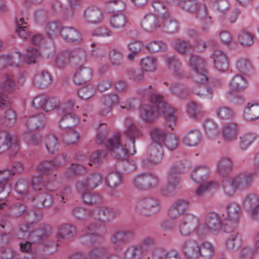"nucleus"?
Segmentation results:
<instances>
[{
	"label": "nucleus",
	"mask_w": 259,
	"mask_h": 259,
	"mask_svg": "<svg viewBox=\"0 0 259 259\" xmlns=\"http://www.w3.org/2000/svg\"><path fill=\"white\" fill-rule=\"evenodd\" d=\"M115 217V212L109 207L103 206L92 210L93 221L82 230L81 243L85 245L100 243L102 236L107 231L101 222H109Z\"/></svg>",
	"instance_id": "1"
},
{
	"label": "nucleus",
	"mask_w": 259,
	"mask_h": 259,
	"mask_svg": "<svg viewBox=\"0 0 259 259\" xmlns=\"http://www.w3.org/2000/svg\"><path fill=\"white\" fill-rule=\"evenodd\" d=\"M145 94H148L152 104V106L149 105H144L140 108V115L146 122H151L156 118V112L162 114L168 122L175 123L176 117L174 115V109L164 101L163 97L155 92L149 91L148 89L145 91Z\"/></svg>",
	"instance_id": "2"
},
{
	"label": "nucleus",
	"mask_w": 259,
	"mask_h": 259,
	"mask_svg": "<svg viewBox=\"0 0 259 259\" xmlns=\"http://www.w3.org/2000/svg\"><path fill=\"white\" fill-rule=\"evenodd\" d=\"M124 135L129 138V141L132 144L133 152L130 149V144L123 143L121 136L118 133H115L106 143V146L110 155L112 157L120 160L126 159L130 154L133 155L136 153L135 138L141 136V133L135 125L126 130L124 132Z\"/></svg>",
	"instance_id": "3"
},
{
	"label": "nucleus",
	"mask_w": 259,
	"mask_h": 259,
	"mask_svg": "<svg viewBox=\"0 0 259 259\" xmlns=\"http://www.w3.org/2000/svg\"><path fill=\"white\" fill-rule=\"evenodd\" d=\"M223 222L219 215L214 212L207 213L205 218V223L200 225L197 234L200 236L206 235L208 233L218 234L223 229Z\"/></svg>",
	"instance_id": "4"
},
{
	"label": "nucleus",
	"mask_w": 259,
	"mask_h": 259,
	"mask_svg": "<svg viewBox=\"0 0 259 259\" xmlns=\"http://www.w3.org/2000/svg\"><path fill=\"white\" fill-rule=\"evenodd\" d=\"M188 64L190 69L196 74L197 82H205L208 80V62L204 57L195 54H191L189 58Z\"/></svg>",
	"instance_id": "5"
},
{
	"label": "nucleus",
	"mask_w": 259,
	"mask_h": 259,
	"mask_svg": "<svg viewBox=\"0 0 259 259\" xmlns=\"http://www.w3.org/2000/svg\"><path fill=\"white\" fill-rule=\"evenodd\" d=\"M161 208L160 201L156 198L147 197L139 200L135 206L137 213L144 215L151 216L158 213Z\"/></svg>",
	"instance_id": "6"
},
{
	"label": "nucleus",
	"mask_w": 259,
	"mask_h": 259,
	"mask_svg": "<svg viewBox=\"0 0 259 259\" xmlns=\"http://www.w3.org/2000/svg\"><path fill=\"white\" fill-rule=\"evenodd\" d=\"M19 149L17 138L0 130V154L8 152L10 155L15 156Z\"/></svg>",
	"instance_id": "7"
},
{
	"label": "nucleus",
	"mask_w": 259,
	"mask_h": 259,
	"mask_svg": "<svg viewBox=\"0 0 259 259\" xmlns=\"http://www.w3.org/2000/svg\"><path fill=\"white\" fill-rule=\"evenodd\" d=\"M135 236V232L133 230L120 229L111 235L110 241L115 249L121 251L123 246L132 241Z\"/></svg>",
	"instance_id": "8"
},
{
	"label": "nucleus",
	"mask_w": 259,
	"mask_h": 259,
	"mask_svg": "<svg viewBox=\"0 0 259 259\" xmlns=\"http://www.w3.org/2000/svg\"><path fill=\"white\" fill-rule=\"evenodd\" d=\"M199 218L198 216L192 213L186 214L181 221L179 229L180 235L187 237L191 235L195 231L197 233Z\"/></svg>",
	"instance_id": "9"
},
{
	"label": "nucleus",
	"mask_w": 259,
	"mask_h": 259,
	"mask_svg": "<svg viewBox=\"0 0 259 259\" xmlns=\"http://www.w3.org/2000/svg\"><path fill=\"white\" fill-rule=\"evenodd\" d=\"M135 187L139 190L154 188L159 184L157 177L150 173H141L135 176L133 180Z\"/></svg>",
	"instance_id": "10"
},
{
	"label": "nucleus",
	"mask_w": 259,
	"mask_h": 259,
	"mask_svg": "<svg viewBox=\"0 0 259 259\" xmlns=\"http://www.w3.org/2000/svg\"><path fill=\"white\" fill-rule=\"evenodd\" d=\"M102 182L103 178L101 175L99 173L94 172L89 175L86 178L78 181L76 184V188L80 192L93 190Z\"/></svg>",
	"instance_id": "11"
},
{
	"label": "nucleus",
	"mask_w": 259,
	"mask_h": 259,
	"mask_svg": "<svg viewBox=\"0 0 259 259\" xmlns=\"http://www.w3.org/2000/svg\"><path fill=\"white\" fill-rule=\"evenodd\" d=\"M160 28L168 33H175L179 30L177 20L172 17L169 11H164L159 15Z\"/></svg>",
	"instance_id": "12"
},
{
	"label": "nucleus",
	"mask_w": 259,
	"mask_h": 259,
	"mask_svg": "<svg viewBox=\"0 0 259 259\" xmlns=\"http://www.w3.org/2000/svg\"><path fill=\"white\" fill-rule=\"evenodd\" d=\"M200 249L199 243L194 239H188L182 245L183 252L187 259H200Z\"/></svg>",
	"instance_id": "13"
},
{
	"label": "nucleus",
	"mask_w": 259,
	"mask_h": 259,
	"mask_svg": "<svg viewBox=\"0 0 259 259\" xmlns=\"http://www.w3.org/2000/svg\"><path fill=\"white\" fill-rule=\"evenodd\" d=\"M19 233L22 234H18L20 237H25L29 236L33 241L37 242L40 240L41 238L47 237L50 235L51 227L47 226L44 228L37 229L29 233L28 225H24L20 228Z\"/></svg>",
	"instance_id": "14"
},
{
	"label": "nucleus",
	"mask_w": 259,
	"mask_h": 259,
	"mask_svg": "<svg viewBox=\"0 0 259 259\" xmlns=\"http://www.w3.org/2000/svg\"><path fill=\"white\" fill-rule=\"evenodd\" d=\"M254 173L240 172L232 177L239 190L244 191L249 188L253 181Z\"/></svg>",
	"instance_id": "15"
},
{
	"label": "nucleus",
	"mask_w": 259,
	"mask_h": 259,
	"mask_svg": "<svg viewBox=\"0 0 259 259\" xmlns=\"http://www.w3.org/2000/svg\"><path fill=\"white\" fill-rule=\"evenodd\" d=\"M210 57L213 60L214 67L220 71L225 72L229 67V62L226 55L222 51L215 50Z\"/></svg>",
	"instance_id": "16"
},
{
	"label": "nucleus",
	"mask_w": 259,
	"mask_h": 259,
	"mask_svg": "<svg viewBox=\"0 0 259 259\" xmlns=\"http://www.w3.org/2000/svg\"><path fill=\"white\" fill-rule=\"evenodd\" d=\"M162 146L151 144L147 150V160L152 164L160 163L163 159Z\"/></svg>",
	"instance_id": "17"
},
{
	"label": "nucleus",
	"mask_w": 259,
	"mask_h": 259,
	"mask_svg": "<svg viewBox=\"0 0 259 259\" xmlns=\"http://www.w3.org/2000/svg\"><path fill=\"white\" fill-rule=\"evenodd\" d=\"M189 207V201L187 200H179L169 208L168 215L172 219H177L187 211Z\"/></svg>",
	"instance_id": "18"
},
{
	"label": "nucleus",
	"mask_w": 259,
	"mask_h": 259,
	"mask_svg": "<svg viewBox=\"0 0 259 259\" xmlns=\"http://www.w3.org/2000/svg\"><path fill=\"white\" fill-rule=\"evenodd\" d=\"M93 74V70L90 67L81 65L74 75L73 81L77 85L84 83L90 80Z\"/></svg>",
	"instance_id": "19"
},
{
	"label": "nucleus",
	"mask_w": 259,
	"mask_h": 259,
	"mask_svg": "<svg viewBox=\"0 0 259 259\" xmlns=\"http://www.w3.org/2000/svg\"><path fill=\"white\" fill-rule=\"evenodd\" d=\"M201 133L197 129L188 131L182 138L183 144L188 147L198 146L201 142Z\"/></svg>",
	"instance_id": "20"
},
{
	"label": "nucleus",
	"mask_w": 259,
	"mask_h": 259,
	"mask_svg": "<svg viewBox=\"0 0 259 259\" xmlns=\"http://www.w3.org/2000/svg\"><path fill=\"white\" fill-rule=\"evenodd\" d=\"M185 169L181 161L171 165L166 172V180L180 183V175L184 172Z\"/></svg>",
	"instance_id": "21"
},
{
	"label": "nucleus",
	"mask_w": 259,
	"mask_h": 259,
	"mask_svg": "<svg viewBox=\"0 0 259 259\" xmlns=\"http://www.w3.org/2000/svg\"><path fill=\"white\" fill-rule=\"evenodd\" d=\"M84 18L90 23H99L103 20L102 11L97 7H89L84 12Z\"/></svg>",
	"instance_id": "22"
},
{
	"label": "nucleus",
	"mask_w": 259,
	"mask_h": 259,
	"mask_svg": "<svg viewBox=\"0 0 259 259\" xmlns=\"http://www.w3.org/2000/svg\"><path fill=\"white\" fill-rule=\"evenodd\" d=\"M60 34L68 42H78L81 39V35L80 32L73 27H64L61 28Z\"/></svg>",
	"instance_id": "23"
},
{
	"label": "nucleus",
	"mask_w": 259,
	"mask_h": 259,
	"mask_svg": "<svg viewBox=\"0 0 259 259\" xmlns=\"http://www.w3.org/2000/svg\"><path fill=\"white\" fill-rule=\"evenodd\" d=\"M186 112L189 117L198 120L203 117L205 113L202 106L198 102L191 101L186 105Z\"/></svg>",
	"instance_id": "24"
},
{
	"label": "nucleus",
	"mask_w": 259,
	"mask_h": 259,
	"mask_svg": "<svg viewBox=\"0 0 259 259\" xmlns=\"http://www.w3.org/2000/svg\"><path fill=\"white\" fill-rule=\"evenodd\" d=\"M201 44L200 40H197L192 44L189 41L178 39L173 42V46L175 50L182 55H185L187 51L190 49L198 48L199 45Z\"/></svg>",
	"instance_id": "25"
},
{
	"label": "nucleus",
	"mask_w": 259,
	"mask_h": 259,
	"mask_svg": "<svg viewBox=\"0 0 259 259\" xmlns=\"http://www.w3.org/2000/svg\"><path fill=\"white\" fill-rule=\"evenodd\" d=\"M234 163L228 157H222L218 162L217 172L223 177L229 175L233 170Z\"/></svg>",
	"instance_id": "26"
},
{
	"label": "nucleus",
	"mask_w": 259,
	"mask_h": 259,
	"mask_svg": "<svg viewBox=\"0 0 259 259\" xmlns=\"http://www.w3.org/2000/svg\"><path fill=\"white\" fill-rule=\"evenodd\" d=\"M159 16L158 19L155 15L148 14L141 22V27L146 31L152 32L157 28H160Z\"/></svg>",
	"instance_id": "27"
},
{
	"label": "nucleus",
	"mask_w": 259,
	"mask_h": 259,
	"mask_svg": "<svg viewBox=\"0 0 259 259\" xmlns=\"http://www.w3.org/2000/svg\"><path fill=\"white\" fill-rule=\"evenodd\" d=\"M47 120L42 114L30 117L27 121L26 126L30 131L41 129L47 124Z\"/></svg>",
	"instance_id": "28"
},
{
	"label": "nucleus",
	"mask_w": 259,
	"mask_h": 259,
	"mask_svg": "<svg viewBox=\"0 0 259 259\" xmlns=\"http://www.w3.org/2000/svg\"><path fill=\"white\" fill-rule=\"evenodd\" d=\"M52 79L48 72L41 70L38 72L33 79L34 85L38 88L44 89L51 83Z\"/></svg>",
	"instance_id": "29"
},
{
	"label": "nucleus",
	"mask_w": 259,
	"mask_h": 259,
	"mask_svg": "<svg viewBox=\"0 0 259 259\" xmlns=\"http://www.w3.org/2000/svg\"><path fill=\"white\" fill-rule=\"evenodd\" d=\"M21 60V54L17 52L13 56H0V69H4L9 65L18 66Z\"/></svg>",
	"instance_id": "30"
},
{
	"label": "nucleus",
	"mask_w": 259,
	"mask_h": 259,
	"mask_svg": "<svg viewBox=\"0 0 259 259\" xmlns=\"http://www.w3.org/2000/svg\"><path fill=\"white\" fill-rule=\"evenodd\" d=\"M70 52V63L73 66L80 65L87 60V53L81 49H76Z\"/></svg>",
	"instance_id": "31"
},
{
	"label": "nucleus",
	"mask_w": 259,
	"mask_h": 259,
	"mask_svg": "<svg viewBox=\"0 0 259 259\" xmlns=\"http://www.w3.org/2000/svg\"><path fill=\"white\" fill-rule=\"evenodd\" d=\"M164 61L166 65L173 70L174 74L178 77L183 75V72L181 70L182 63L176 56H168L164 57Z\"/></svg>",
	"instance_id": "32"
},
{
	"label": "nucleus",
	"mask_w": 259,
	"mask_h": 259,
	"mask_svg": "<svg viewBox=\"0 0 259 259\" xmlns=\"http://www.w3.org/2000/svg\"><path fill=\"white\" fill-rule=\"evenodd\" d=\"M64 116L61 118L59 122V126L62 128H71L76 125L79 118L77 116L72 113H64Z\"/></svg>",
	"instance_id": "33"
},
{
	"label": "nucleus",
	"mask_w": 259,
	"mask_h": 259,
	"mask_svg": "<svg viewBox=\"0 0 259 259\" xmlns=\"http://www.w3.org/2000/svg\"><path fill=\"white\" fill-rule=\"evenodd\" d=\"M111 26L115 29H120L125 27L128 24L127 17L123 14H114L110 18Z\"/></svg>",
	"instance_id": "34"
},
{
	"label": "nucleus",
	"mask_w": 259,
	"mask_h": 259,
	"mask_svg": "<svg viewBox=\"0 0 259 259\" xmlns=\"http://www.w3.org/2000/svg\"><path fill=\"white\" fill-rule=\"evenodd\" d=\"M180 183L167 180V183L163 185L160 189L162 195L166 197L170 196L176 194L180 189Z\"/></svg>",
	"instance_id": "35"
},
{
	"label": "nucleus",
	"mask_w": 259,
	"mask_h": 259,
	"mask_svg": "<svg viewBox=\"0 0 259 259\" xmlns=\"http://www.w3.org/2000/svg\"><path fill=\"white\" fill-rule=\"evenodd\" d=\"M44 142L48 152L51 154H54L59 149L60 143L53 134L47 135L45 138Z\"/></svg>",
	"instance_id": "36"
},
{
	"label": "nucleus",
	"mask_w": 259,
	"mask_h": 259,
	"mask_svg": "<svg viewBox=\"0 0 259 259\" xmlns=\"http://www.w3.org/2000/svg\"><path fill=\"white\" fill-rule=\"evenodd\" d=\"M140 65L144 71L153 72L157 69V60L154 57L147 56L141 59Z\"/></svg>",
	"instance_id": "37"
},
{
	"label": "nucleus",
	"mask_w": 259,
	"mask_h": 259,
	"mask_svg": "<svg viewBox=\"0 0 259 259\" xmlns=\"http://www.w3.org/2000/svg\"><path fill=\"white\" fill-rule=\"evenodd\" d=\"M229 86L232 91H243L247 88V81L243 76L236 75L232 79Z\"/></svg>",
	"instance_id": "38"
},
{
	"label": "nucleus",
	"mask_w": 259,
	"mask_h": 259,
	"mask_svg": "<svg viewBox=\"0 0 259 259\" xmlns=\"http://www.w3.org/2000/svg\"><path fill=\"white\" fill-rule=\"evenodd\" d=\"M124 259H141L144 255L138 244H135L129 245L123 253Z\"/></svg>",
	"instance_id": "39"
},
{
	"label": "nucleus",
	"mask_w": 259,
	"mask_h": 259,
	"mask_svg": "<svg viewBox=\"0 0 259 259\" xmlns=\"http://www.w3.org/2000/svg\"><path fill=\"white\" fill-rule=\"evenodd\" d=\"M244 116L246 120H255L259 118V104L250 105L248 103L244 110Z\"/></svg>",
	"instance_id": "40"
},
{
	"label": "nucleus",
	"mask_w": 259,
	"mask_h": 259,
	"mask_svg": "<svg viewBox=\"0 0 259 259\" xmlns=\"http://www.w3.org/2000/svg\"><path fill=\"white\" fill-rule=\"evenodd\" d=\"M107 186L111 189H115L122 184V176L119 172H111L109 174L105 179Z\"/></svg>",
	"instance_id": "41"
},
{
	"label": "nucleus",
	"mask_w": 259,
	"mask_h": 259,
	"mask_svg": "<svg viewBox=\"0 0 259 259\" xmlns=\"http://www.w3.org/2000/svg\"><path fill=\"white\" fill-rule=\"evenodd\" d=\"M196 18L202 21V30L207 32L212 24L211 18L207 15V10L205 7L200 9L196 15Z\"/></svg>",
	"instance_id": "42"
},
{
	"label": "nucleus",
	"mask_w": 259,
	"mask_h": 259,
	"mask_svg": "<svg viewBox=\"0 0 259 259\" xmlns=\"http://www.w3.org/2000/svg\"><path fill=\"white\" fill-rule=\"evenodd\" d=\"M209 172V169L206 166L197 167L192 172L191 178L196 183H200L205 179Z\"/></svg>",
	"instance_id": "43"
},
{
	"label": "nucleus",
	"mask_w": 259,
	"mask_h": 259,
	"mask_svg": "<svg viewBox=\"0 0 259 259\" xmlns=\"http://www.w3.org/2000/svg\"><path fill=\"white\" fill-rule=\"evenodd\" d=\"M237 125L235 123L226 124L223 129V135L224 139L228 141H232L236 139Z\"/></svg>",
	"instance_id": "44"
},
{
	"label": "nucleus",
	"mask_w": 259,
	"mask_h": 259,
	"mask_svg": "<svg viewBox=\"0 0 259 259\" xmlns=\"http://www.w3.org/2000/svg\"><path fill=\"white\" fill-rule=\"evenodd\" d=\"M88 169L84 166L78 163H72L67 169L65 175L67 178L73 179L77 175L85 174Z\"/></svg>",
	"instance_id": "45"
},
{
	"label": "nucleus",
	"mask_w": 259,
	"mask_h": 259,
	"mask_svg": "<svg viewBox=\"0 0 259 259\" xmlns=\"http://www.w3.org/2000/svg\"><path fill=\"white\" fill-rule=\"evenodd\" d=\"M150 136L152 141L151 144L160 145L162 146L164 140L167 136L165 132L160 128L155 127L150 131Z\"/></svg>",
	"instance_id": "46"
},
{
	"label": "nucleus",
	"mask_w": 259,
	"mask_h": 259,
	"mask_svg": "<svg viewBox=\"0 0 259 259\" xmlns=\"http://www.w3.org/2000/svg\"><path fill=\"white\" fill-rule=\"evenodd\" d=\"M156 243L155 239L151 236H146L143 237L138 244L143 253L145 255L149 252L151 248L155 245Z\"/></svg>",
	"instance_id": "47"
},
{
	"label": "nucleus",
	"mask_w": 259,
	"mask_h": 259,
	"mask_svg": "<svg viewBox=\"0 0 259 259\" xmlns=\"http://www.w3.org/2000/svg\"><path fill=\"white\" fill-rule=\"evenodd\" d=\"M75 233V227L65 224L59 227L56 237L58 239H69L72 237Z\"/></svg>",
	"instance_id": "48"
},
{
	"label": "nucleus",
	"mask_w": 259,
	"mask_h": 259,
	"mask_svg": "<svg viewBox=\"0 0 259 259\" xmlns=\"http://www.w3.org/2000/svg\"><path fill=\"white\" fill-rule=\"evenodd\" d=\"M223 189L225 194L228 197L233 196L239 190L232 177L223 182Z\"/></svg>",
	"instance_id": "49"
},
{
	"label": "nucleus",
	"mask_w": 259,
	"mask_h": 259,
	"mask_svg": "<svg viewBox=\"0 0 259 259\" xmlns=\"http://www.w3.org/2000/svg\"><path fill=\"white\" fill-rule=\"evenodd\" d=\"M16 191L22 197L27 196L29 194V182L26 179L21 178L15 185Z\"/></svg>",
	"instance_id": "50"
},
{
	"label": "nucleus",
	"mask_w": 259,
	"mask_h": 259,
	"mask_svg": "<svg viewBox=\"0 0 259 259\" xmlns=\"http://www.w3.org/2000/svg\"><path fill=\"white\" fill-rule=\"evenodd\" d=\"M38 207H49L52 205L54 201L53 196L49 193H43L38 195L34 198Z\"/></svg>",
	"instance_id": "51"
},
{
	"label": "nucleus",
	"mask_w": 259,
	"mask_h": 259,
	"mask_svg": "<svg viewBox=\"0 0 259 259\" xmlns=\"http://www.w3.org/2000/svg\"><path fill=\"white\" fill-rule=\"evenodd\" d=\"M256 135L253 133H247L240 137L239 146L242 150H246L255 140Z\"/></svg>",
	"instance_id": "52"
},
{
	"label": "nucleus",
	"mask_w": 259,
	"mask_h": 259,
	"mask_svg": "<svg viewBox=\"0 0 259 259\" xmlns=\"http://www.w3.org/2000/svg\"><path fill=\"white\" fill-rule=\"evenodd\" d=\"M193 93L196 95L201 98L211 99L212 98L213 91L210 88L203 84H200L193 89Z\"/></svg>",
	"instance_id": "53"
},
{
	"label": "nucleus",
	"mask_w": 259,
	"mask_h": 259,
	"mask_svg": "<svg viewBox=\"0 0 259 259\" xmlns=\"http://www.w3.org/2000/svg\"><path fill=\"white\" fill-rule=\"evenodd\" d=\"M81 198L84 203L89 205L98 204L102 201L101 196L96 192L83 193Z\"/></svg>",
	"instance_id": "54"
},
{
	"label": "nucleus",
	"mask_w": 259,
	"mask_h": 259,
	"mask_svg": "<svg viewBox=\"0 0 259 259\" xmlns=\"http://www.w3.org/2000/svg\"><path fill=\"white\" fill-rule=\"evenodd\" d=\"M179 6L187 11L195 13L196 15L199 10L202 8H199L198 3L195 0L180 1Z\"/></svg>",
	"instance_id": "55"
},
{
	"label": "nucleus",
	"mask_w": 259,
	"mask_h": 259,
	"mask_svg": "<svg viewBox=\"0 0 259 259\" xmlns=\"http://www.w3.org/2000/svg\"><path fill=\"white\" fill-rule=\"evenodd\" d=\"M259 203V197L254 193L247 195L243 202V207L247 210H252Z\"/></svg>",
	"instance_id": "56"
},
{
	"label": "nucleus",
	"mask_w": 259,
	"mask_h": 259,
	"mask_svg": "<svg viewBox=\"0 0 259 259\" xmlns=\"http://www.w3.org/2000/svg\"><path fill=\"white\" fill-rule=\"evenodd\" d=\"M74 216L78 220H89L92 222V210H89L81 207H76L72 210Z\"/></svg>",
	"instance_id": "57"
},
{
	"label": "nucleus",
	"mask_w": 259,
	"mask_h": 259,
	"mask_svg": "<svg viewBox=\"0 0 259 259\" xmlns=\"http://www.w3.org/2000/svg\"><path fill=\"white\" fill-rule=\"evenodd\" d=\"M227 215L226 219L238 222L240 215V208L235 203H231L227 206Z\"/></svg>",
	"instance_id": "58"
},
{
	"label": "nucleus",
	"mask_w": 259,
	"mask_h": 259,
	"mask_svg": "<svg viewBox=\"0 0 259 259\" xmlns=\"http://www.w3.org/2000/svg\"><path fill=\"white\" fill-rule=\"evenodd\" d=\"M201 246V258L210 259L215 253V249L213 245L207 241H205L200 244Z\"/></svg>",
	"instance_id": "59"
},
{
	"label": "nucleus",
	"mask_w": 259,
	"mask_h": 259,
	"mask_svg": "<svg viewBox=\"0 0 259 259\" xmlns=\"http://www.w3.org/2000/svg\"><path fill=\"white\" fill-rule=\"evenodd\" d=\"M238 41L242 46L249 47L251 46L253 43V36L252 34L243 30L238 35Z\"/></svg>",
	"instance_id": "60"
},
{
	"label": "nucleus",
	"mask_w": 259,
	"mask_h": 259,
	"mask_svg": "<svg viewBox=\"0 0 259 259\" xmlns=\"http://www.w3.org/2000/svg\"><path fill=\"white\" fill-rule=\"evenodd\" d=\"M70 52L66 51L59 53L55 61L56 66L60 69L64 68L66 65L70 63Z\"/></svg>",
	"instance_id": "61"
},
{
	"label": "nucleus",
	"mask_w": 259,
	"mask_h": 259,
	"mask_svg": "<svg viewBox=\"0 0 259 259\" xmlns=\"http://www.w3.org/2000/svg\"><path fill=\"white\" fill-rule=\"evenodd\" d=\"M57 169L54 161L45 160L39 163L37 170L42 175H48L52 170Z\"/></svg>",
	"instance_id": "62"
},
{
	"label": "nucleus",
	"mask_w": 259,
	"mask_h": 259,
	"mask_svg": "<svg viewBox=\"0 0 259 259\" xmlns=\"http://www.w3.org/2000/svg\"><path fill=\"white\" fill-rule=\"evenodd\" d=\"M109 58L112 65L116 67L120 66L124 61L123 53L116 49L111 51Z\"/></svg>",
	"instance_id": "63"
},
{
	"label": "nucleus",
	"mask_w": 259,
	"mask_h": 259,
	"mask_svg": "<svg viewBox=\"0 0 259 259\" xmlns=\"http://www.w3.org/2000/svg\"><path fill=\"white\" fill-rule=\"evenodd\" d=\"M125 3L122 0H113L107 3V7L112 12L124 11L126 8Z\"/></svg>",
	"instance_id": "64"
}]
</instances>
